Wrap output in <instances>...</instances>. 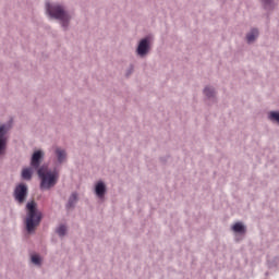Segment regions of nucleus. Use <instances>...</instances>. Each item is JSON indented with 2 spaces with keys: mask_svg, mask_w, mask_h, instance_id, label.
I'll use <instances>...</instances> for the list:
<instances>
[{
  "mask_svg": "<svg viewBox=\"0 0 279 279\" xmlns=\"http://www.w3.org/2000/svg\"><path fill=\"white\" fill-rule=\"evenodd\" d=\"M46 14L58 21L63 32L71 29V21H73V13L62 2H46Z\"/></svg>",
  "mask_w": 279,
  "mask_h": 279,
  "instance_id": "obj_1",
  "label": "nucleus"
},
{
  "mask_svg": "<svg viewBox=\"0 0 279 279\" xmlns=\"http://www.w3.org/2000/svg\"><path fill=\"white\" fill-rule=\"evenodd\" d=\"M37 175L40 180L39 189L40 191H49L58 184V181L60 180V172H58V169H53L52 171L49 170V167L46 165H43L37 170Z\"/></svg>",
  "mask_w": 279,
  "mask_h": 279,
  "instance_id": "obj_2",
  "label": "nucleus"
},
{
  "mask_svg": "<svg viewBox=\"0 0 279 279\" xmlns=\"http://www.w3.org/2000/svg\"><path fill=\"white\" fill-rule=\"evenodd\" d=\"M26 231L32 233L38 226H40V221H43V213L38 211V205L35 201L28 202L26 204Z\"/></svg>",
  "mask_w": 279,
  "mask_h": 279,
  "instance_id": "obj_3",
  "label": "nucleus"
},
{
  "mask_svg": "<svg viewBox=\"0 0 279 279\" xmlns=\"http://www.w3.org/2000/svg\"><path fill=\"white\" fill-rule=\"evenodd\" d=\"M151 43H154V35H146L142 38L135 50L136 56H138V58H147L151 51Z\"/></svg>",
  "mask_w": 279,
  "mask_h": 279,
  "instance_id": "obj_4",
  "label": "nucleus"
},
{
  "mask_svg": "<svg viewBox=\"0 0 279 279\" xmlns=\"http://www.w3.org/2000/svg\"><path fill=\"white\" fill-rule=\"evenodd\" d=\"M10 130H12V124H0V160L5 158V154H8V132Z\"/></svg>",
  "mask_w": 279,
  "mask_h": 279,
  "instance_id": "obj_5",
  "label": "nucleus"
},
{
  "mask_svg": "<svg viewBox=\"0 0 279 279\" xmlns=\"http://www.w3.org/2000/svg\"><path fill=\"white\" fill-rule=\"evenodd\" d=\"M28 194L29 189L25 183H19L13 191L14 201L16 202V204H20V206L23 205L24 202H27Z\"/></svg>",
  "mask_w": 279,
  "mask_h": 279,
  "instance_id": "obj_6",
  "label": "nucleus"
},
{
  "mask_svg": "<svg viewBox=\"0 0 279 279\" xmlns=\"http://www.w3.org/2000/svg\"><path fill=\"white\" fill-rule=\"evenodd\" d=\"M45 160V153L43 150H35L31 157V167L38 171L40 169V163Z\"/></svg>",
  "mask_w": 279,
  "mask_h": 279,
  "instance_id": "obj_7",
  "label": "nucleus"
},
{
  "mask_svg": "<svg viewBox=\"0 0 279 279\" xmlns=\"http://www.w3.org/2000/svg\"><path fill=\"white\" fill-rule=\"evenodd\" d=\"M94 193L98 199H106V193H108V187L106 186V183L104 181H98L94 186Z\"/></svg>",
  "mask_w": 279,
  "mask_h": 279,
  "instance_id": "obj_8",
  "label": "nucleus"
},
{
  "mask_svg": "<svg viewBox=\"0 0 279 279\" xmlns=\"http://www.w3.org/2000/svg\"><path fill=\"white\" fill-rule=\"evenodd\" d=\"M80 202V194L77 192H72L65 204V210H73L77 203Z\"/></svg>",
  "mask_w": 279,
  "mask_h": 279,
  "instance_id": "obj_9",
  "label": "nucleus"
},
{
  "mask_svg": "<svg viewBox=\"0 0 279 279\" xmlns=\"http://www.w3.org/2000/svg\"><path fill=\"white\" fill-rule=\"evenodd\" d=\"M203 95H205L207 101H211L213 104H215V101H217V92L215 90V87H213V86H206L203 89Z\"/></svg>",
  "mask_w": 279,
  "mask_h": 279,
  "instance_id": "obj_10",
  "label": "nucleus"
},
{
  "mask_svg": "<svg viewBox=\"0 0 279 279\" xmlns=\"http://www.w3.org/2000/svg\"><path fill=\"white\" fill-rule=\"evenodd\" d=\"M54 154L58 165H64V161L66 160V150H64V148L57 147L54 149Z\"/></svg>",
  "mask_w": 279,
  "mask_h": 279,
  "instance_id": "obj_11",
  "label": "nucleus"
},
{
  "mask_svg": "<svg viewBox=\"0 0 279 279\" xmlns=\"http://www.w3.org/2000/svg\"><path fill=\"white\" fill-rule=\"evenodd\" d=\"M257 38H258V28H252L246 34V40L248 45H252V43H254Z\"/></svg>",
  "mask_w": 279,
  "mask_h": 279,
  "instance_id": "obj_12",
  "label": "nucleus"
},
{
  "mask_svg": "<svg viewBox=\"0 0 279 279\" xmlns=\"http://www.w3.org/2000/svg\"><path fill=\"white\" fill-rule=\"evenodd\" d=\"M232 230L236 234H245V232H247V228L242 222H235L232 227Z\"/></svg>",
  "mask_w": 279,
  "mask_h": 279,
  "instance_id": "obj_13",
  "label": "nucleus"
},
{
  "mask_svg": "<svg viewBox=\"0 0 279 279\" xmlns=\"http://www.w3.org/2000/svg\"><path fill=\"white\" fill-rule=\"evenodd\" d=\"M268 120L271 121V123L279 124V111H270L268 113Z\"/></svg>",
  "mask_w": 279,
  "mask_h": 279,
  "instance_id": "obj_14",
  "label": "nucleus"
},
{
  "mask_svg": "<svg viewBox=\"0 0 279 279\" xmlns=\"http://www.w3.org/2000/svg\"><path fill=\"white\" fill-rule=\"evenodd\" d=\"M32 175H33L32 169L24 168L22 170V180L29 181V180H32Z\"/></svg>",
  "mask_w": 279,
  "mask_h": 279,
  "instance_id": "obj_15",
  "label": "nucleus"
},
{
  "mask_svg": "<svg viewBox=\"0 0 279 279\" xmlns=\"http://www.w3.org/2000/svg\"><path fill=\"white\" fill-rule=\"evenodd\" d=\"M32 264L37 265V267H40L43 265V257L38 254H34L31 257Z\"/></svg>",
  "mask_w": 279,
  "mask_h": 279,
  "instance_id": "obj_16",
  "label": "nucleus"
},
{
  "mask_svg": "<svg viewBox=\"0 0 279 279\" xmlns=\"http://www.w3.org/2000/svg\"><path fill=\"white\" fill-rule=\"evenodd\" d=\"M56 233H57L58 236H60V238L66 236V225H60V226L56 229Z\"/></svg>",
  "mask_w": 279,
  "mask_h": 279,
  "instance_id": "obj_17",
  "label": "nucleus"
},
{
  "mask_svg": "<svg viewBox=\"0 0 279 279\" xmlns=\"http://www.w3.org/2000/svg\"><path fill=\"white\" fill-rule=\"evenodd\" d=\"M266 10H274V0H260Z\"/></svg>",
  "mask_w": 279,
  "mask_h": 279,
  "instance_id": "obj_18",
  "label": "nucleus"
},
{
  "mask_svg": "<svg viewBox=\"0 0 279 279\" xmlns=\"http://www.w3.org/2000/svg\"><path fill=\"white\" fill-rule=\"evenodd\" d=\"M132 73H134V64L133 63H131L129 65V68L126 69L125 77H130V75H132Z\"/></svg>",
  "mask_w": 279,
  "mask_h": 279,
  "instance_id": "obj_19",
  "label": "nucleus"
}]
</instances>
